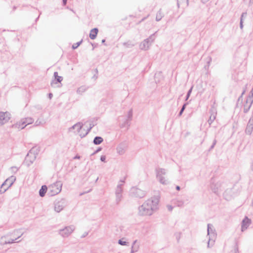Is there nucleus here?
Masks as SVG:
<instances>
[{"instance_id": "nucleus-47", "label": "nucleus", "mask_w": 253, "mask_h": 253, "mask_svg": "<svg viewBox=\"0 0 253 253\" xmlns=\"http://www.w3.org/2000/svg\"><path fill=\"white\" fill-rule=\"evenodd\" d=\"M253 3V0H250V3H249V4H250V5H252Z\"/></svg>"}, {"instance_id": "nucleus-31", "label": "nucleus", "mask_w": 253, "mask_h": 253, "mask_svg": "<svg viewBox=\"0 0 253 253\" xmlns=\"http://www.w3.org/2000/svg\"><path fill=\"white\" fill-rule=\"evenodd\" d=\"M132 116V111L131 110H130L127 114V120H131Z\"/></svg>"}, {"instance_id": "nucleus-24", "label": "nucleus", "mask_w": 253, "mask_h": 253, "mask_svg": "<svg viewBox=\"0 0 253 253\" xmlns=\"http://www.w3.org/2000/svg\"><path fill=\"white\" fill-rule=\"evenodd\" d=\"M103 141V139L100 136H96L93 140V143L95 145H99Z\"/></svg>"}, {"instance_id": "nucleus-20", "label": "nucleus", "mask_w": 253, "mask_h": 253, "mask_svg": "<svg viewBox=\"0 0 253 253\" xmlns=\"http://www.w3.org/2000/svg\"><path fill=\"white\" fill-rule=\"evenodd\" d=\"M98 32V30L96 28L91 29L90 30V33H89L90 38L92 40L95 39L96 37Z\"/></svg>"}, {"instance_id": "nucleus-42", "label": "nucleus", "mask_w": 253, "mask_h": 253, "mask_svg": "<svg viewBox=\"0 0 253 253\" xmlns=\"http://www.w3.org/2000/svg\"><path fill=\"white\" fill-rule=\"evenodd\" d=\"M216 143V140H214L213 141L212 145H211V149H212L214 147V146L215 145Z\"/></svg>"}, {"instance_id": "nucleus-18", "label": "nucleus", "mask_w": 253, "mask_h": 253, "mask_svg": "<svg viewBox=\"0 0 253 253\" xmlns=\"http://www.w3.org/2000/svg\"><path fill=\"white\" fill-rule=\"evenodd\" d=\"M82 125L81 123H78L73 126L69 128V131H71L72 129H75L77 132H79L82 129Z\"/></svg>"}, {"instance_id": "nucleus-50", "label": "nucleus", "mask_w": 253, "mask_h": 253, "mask_svg": "<svg viewBox=\"0 0 253 253\" xmlns=\"http://www.w3.org/2000/svg\"><path fill=\"white\" fill-rule=\"evenodd\" d=\"M121 127H125V124H124V125H122Z\"/></svg>"}, {"instance_id": "nucleus-38", "label": "nucleus", "mask_w": 253, "mask_h": 253, "mask_svg": "<svg viewBox=\"0 0 253 253\" xmlns=\"http://www.w3.org/2000/svg\"><path fill=\"white\" fill-rule=\"evenodd\" d=\"M100 160L102 162H105V160H106V157H105V156H104V155L101 156V157H100Z\"/></svg>"}, {"instance_id": "nucleus-34", "label": "nucleus", "mask_w": 253, "mask_h": 253, "mask_svg": "<svg viewBox=\"0 0 253 253\" xmlns=\"http://www.w3.org/2000/svg\"><path fill=\"white\" fill-rule=\"evenodd\" d=\"M187 104V103H185V104H184L183 105V106H182V108L181 109V110H180V112H179V116H181V115H182V114L183 112L184 111V109H185V107H186V106Z\"/></svg>"}, {"instance_id": "nucleus-19", "label": "nucleus", "mask_w": 253, "mask_h": 253, "mask_svg": "<svg viewBox=\"0 0 253 253\" xmlns=\"http://www.w3.org/2000/svg\"><path fill=\"white\" fill-rule=\"evenodd\" d=\"M142 215H150L152 213V209H146L144 207L140 210Z\"/></svg>"}, {"instance_id": "nucleus-40", "label": "nucleus", "mask_w": 253, "mask_h": 253, "mask_svg": "<svg viewBox=\"0 0 253 253\" xmlns=\"http://www.w3.org/2000/svg\"><path fill=\"white\" fill-rule=\"evenodd\" d=\"M101 149H102V148H100H100H98V149H97V150H96V151H95V152L92 154V155H94V154H95V153H97L99 152L100 151H101Z\"/></svg>"}, {"instance_id": "nucleus-22", "label": "nucleus", "mask_w": 253, "mask_h": 253, "mask_svg": "<svg viewBox=\"0 0 253 253\" xmlns=\"http://www.w3.org/2000/svg\"><path fill=\"white\" fill-rule=\"evenodd\" d=\"M47 188L46 185H42L39 191L40 196L42 197H43L45 195V194L47 191Z\"/></svg>"}, {"instance_id": "nucleus-8", "label": "nucleus", "mask_w": 253, "mask_h": 253, "mask_svg": "<svg viewBox=\"0 0 253 253\" xmlns=\"http://www.w3.org/2000/svg\"><path fill=\"white\" fill-rule=\"evenodd\" d=\"M123 184H118L115 191L116 200L120 202L122 198Z\"/></svg>"}, {"instance_id": "nucleus-39", "label": "nucleus", "mask_w": 253, "mask_h": 253, "mask_svg": "<svg viewBox=\"0 0 253 253\" xmlns=\"http://www.w3.org/2000/svg\"><path fill=\"white\" fill-rule=\"evenodd\" d=\"M125 179H126V178H124V179L120 180L119 184H123V185L124 183L125 182Z\"/></svg>"}, {"instance_id": "nucleus-12", "label": "nucleus", "mask_w": 253, "mask_h": 253, "mask_svg": "<svg viewBox=\"0 0 253 253\" xmlns=\"http://www.w3.org/2000/svg\"><path fill=\"white\" fill-rule=\"evenodd\" d=\"M15 180L16 177L12 175L5 180L3 183V186H6L9 188L12 186Z\"/></svg>"}, {"instance_id": "nucleus-36", "label": "nucleus", "mask_w": 253, "mask_h": 253, "mask_svg": "<svg viewBox=\"0 0 253 253\" xmlns=\"http://www.w3.org/2000/svg\"><path fill=\"white\" fill-rule=\"evenodd\" d=\"M57 204H66V200L64 199H61L60 201H59Z\"/></svg>"}, {"instance_id": "nucleus-33", "label": "nucleus", "mask_w": 253, "mask_h": 253, "mask_svg": "<svg viewBox=\"0 0 253 253\" xmlns=\"http://www.w3.org/2000/svg\"><path fill=\"white\" fill-rule=\"evenodd\" d=\"M81 42H82V41H80V42H77V43H74V44H73V45H72V48H73V49H76V48H77V47H78L80 45V44L81 43Z\"/></svg>"}, {"instance_id": "nucleus-5", "label": "nucleus", "mask_w": 253, "mask_h": 253, "mask_svg": "<svg viewBox=\"0 0 253 253\" xmlns=\"http://www.w3.org/2000/svg\"><path fill=\"white\" fill-rule=\"evenodd\" d=\"M237 195V189L235 187L227 188L223 193V197L227 201L232 200Z\"/></svg>"}, {"instance_id": "nucleus-15", "label": "nucleus", "mask_w": 253, "mask_h": 253, "mask_svg": "<svg viewBox=\"0 0 253 253\" xmlns=\"http://www.w3.org/2000/svg\"><path fill=\"white\" fill-rule=\"evenodd\" d=\"M150 45L151 43L149 42V39H145L140 44L139 46L141 49L147 50L149 49Z\"/></svg>"}, {"instance_id": "nucleus-17", "label": "nucleus", "mask_w": 253, "mask_h": 253, "mask_svg": "<svg viewBox=\"0 0 253 253\" xmlns=\"http://www.w3.org/2000/svg\"><path fill=\"white\" fill-rule=\"evenodd\" d=\"M251 223V220L248 218H245L242 222V230L244 231L246 229L247 227L250 225Z\"/></svg>"}, {"instance_id": "nucleus-45", "label": "nucleus", "mask_w": 253, "mask_h": 253, "mask_svg": "<svg viewBox=\"0 0 253 253\" xmlns=\"http://www.w3.org/2000/svg\"><path fill=\"white\" fill-rule=\"evenodd\" d=\"M52 96H53V94L51 93H49L48 97L50 99L52 98Z\"/></svg>"}, {"instance_id": "nucleus-26", "label": "nucleus", "mask_w": 253, "mask_h": 253, "mask_svg": "<svg viewBox=\"0 0 253 253\" xmlns=\"http://www.w3.org/2000/svg\"><path fill=\"white\" fill-rule=\"evenodd\" d=\"M72 231L73 230L71 229V228H66L62 230L61 234L62 236H66L69 234L71 233Z\"/></svg>"}, {"instance_id": "nucleus-6", "label": "nucleus", "mask_w": 253, "mask_h": 253, "mask_svg": "<svg viewBox=\"0 0 253 253\" xmlns=\"http://www.w3.org/2000/svg\"><path fill=\"white\" fill-rule=\"evenodd\" d=\"M225 185V184L224 183L218 181L212 183L211 185V189L213 193L216 195H219L224 188Z\"/></svg>"}, {"instance_id": "nucleus-37", "label": "nucleus", "mask_w": 253, "mask_h": 253, "mask_svg": "<svg viewBox=\"0 0 253 253\" xmlns=\"http://www.w3.org/2000/svg\"><path fill=\"white\" fill-rule=\"evenodd\" d=\"M91 127H90L89 129H88L87 131V132H85V134H82V133H80V136L82 138H83V137H84V136H85V135L88 133V132L90 131V130L91 129Z\"/></svg>"}, {"instance_id": "nucleus-23", "label": "nucleus", "mask_w": 253, "mask_h": 253, "mask_svg": "<svg viewBox=\"0 0 253 253\" xmlns=\"http://www.w3.org/2000/svg\"><path fill=\"white\" fill-rule=\"evenodd\" d=\"M87 89V87L85 85H82L79 87L77 90V93L79 94H82L84 93Z\"/></svg>"}, {"instance_id": "nucleus-29", "label": "nucleus", "mask_w": 253, "mask_h": 253, "mask_svg": "<svg viewBox=\"0 0 253 253\" xmlns=\"http://www.w3.org/2000/svg\"><path fill=\"white\" fill-rule=\"evenodd\" d=\"M154 35L155 34H152L150 36H149V37L148 38H147V39H149V43H151V44L155 40V37H154Z\"/></svg>"}, {"instance_id": "nucleus-13", "label": "nucleus", "mask_w": 253, "mask_h": 253, "mask_svg": "<svg viewBox=\"0 0 253 253\" xmlns=\"http://www.w3.org/2000/svg\"><path fill=\"white\" fill-rule=\"evenodd\" d=\"M54 77L55 79L51 82L50 84L52 87H56L55 84L58 83H60L63 80V78L61 76H59L57 72L54 73Z\"/></svg>"}, {"instance_id": "nucleus-25", "label": "nucleus", "mask_w": 253, "mask_h": 253, "mask_svg": "<svg viewBox=\"0 0 253 253\" xmlns=\"http://www.w3.org/2000/svg\"><path fill=\"white\" fill-rule=\"evenodd\" d=\"M177 4L178 7H179L180 4H185L187 6L189 4V0H177Z\"/></svg>"}, {"instance_id": "nucleus-9", "label": "nucleus", "mask_w": 253, "mask_h": 253, "mask_svg": "<svg viewBox=\"0 0 253 253\" xmlns=\"http://www.w3.org/2000/svg\"><path fill=\"white\" fill-rule=\"evenodd\" d=\"M10 119V114L7 112H0V125L7 122Z\"/></svg>"}, {"instance_id": "nucleus-49", "label": "nucleus", "mask_w": 253, "mask_h": 253, "mask_svg": "<svg viewBox=\"0 0 253 253\" xmlns=\"http://www.w3.org/2000/svg\"><path fill=\"white\" fill-rule=\"evenodd\" d=\"M105 42V40L103 39L102 40V43H104Z\"/></svg>"}, {"instance_id": "nucleus-21", "label": "nucleus", "mask_w": 253, "mask_h": 253, "mask_svg": "<svg viewBox=\"0 0 253 253\" xmlns=\"http://www.w3.org/2000/svg\"><path fill=\"white\" fill-rule=\"evenodd\" d=\"M211 112H212L211 115V116L208 120V123L210 125H211V123L214 121V120L215 119V118H216V112L215 111V110L214 109H212L211 110Z\"/></svg>"}, {"instance_id": "nucleus-32", "label": "nucleus", "mask_w": 253, "mask_h": 253, "mask_svg": "<svg viewBox=\"0 0 253 253\" xmlns=\"http://www.w3.org/2000/svg\"><path fill=\"white\" fill-rule=\"evenodd\" d=\"M18 168L16 167H12L10 168L11 172L13 173H15L18 170Z\"/></svg>"}, {"instance_id": "nucleus-43", "label": "nucleus", "mask_w": 253, "mask_h": 253, "mask_svg": "<svg viewBox=\"0 0 253 253\" xmlns=\"http://www.w3.org/2000/svg\"><path fill=\"white\" fill-rule=\"evenodd\" d=\"M80 156H79V155H76L74 158V159H80Z\"/></svg>"}, {"instance_id": "nucleus-30", "label": "nucleus", "mask_w": 253, "mask_h": 253, "mask_svg": "<svg viewBox=\"0 0 253 253\" xmlns=\"http://www.w3.org/2000/svg\"><path fill=\"white\" fill-rule=\"evenodd\" d=\"M5 186H3V183L1 185V187L0 188V193H4L8 189V188H7V187H6L5 188H4V187H5Z\"/></svg>"}, {"instance_id": "nucleus-16", "label": "nucleus", "mask_w": 253, "mask_h": 253, "mask_svg": "<svg viewBox=\"0 0 253 253\" xmlns=\"http://www.w3.org/2000/svg\"><path fill=\"white\" fill-rule=\"evenodd\" d=\"M253 102V98L252 97H248L246 103L244 105V112L247 113L250 110L251 106Z\"/></svg>"}, {"instance_id": "nucleus-1", "label": "nucleus", "mask_w": 253, "mask_h": 253, "mask_svg": "<svg viewBox=\"0 0 253 253\" xmlns=\"http://www.w3.org/2000/svg\"><path fill=\"white\" fill-rule=\"evenodd\" d=\"M156 178L163 185H168L169 183V178L167 176V170L163 168L156 169Z\"/></svg>"}, {"instance_id": "nucleus-10", "label": "nucleus", "mask_w": 253, "mask_h": 253, "mask_svg": "<svg viewBox=\"0 0 253 253\" xmlns=\"http://www.w3.org/2000/svg\"><path fill=\"white\" fill-rule=\"evenodd\" d=\"M127 144L125 143H121L119 144L117 147V152L120 155H124L127 149Z\"/></svg>"}, {"instance_id": "nucleus-2", "label": "nucleus", "mask_w": 253, "mask_h": 253, "mask_svg": "<svg viewBox=\"0 0 253 253\" xmlns=\"http://www.w3.org/2000/svg\"><path fill=\"white\" fill-rule=\"evenodd\" d=\"M146 195V192L136 186L132 187L129 191V196L131 197L142 198Z\"/></svg>"}, {"instance_id": "nucleus-14", "label": "nucleus", "mask_w": 253, "mask_h": 253, "mask_svg": "<svg viewBox=\"0 0 253 253\" xmlns=\"http://www.w3.org/2000/svg\"><path fill=\"white\" fill-rule=\"evenodd\" d=\"M253 130V116L250 119L248 124L247 125L246 129V133L249 135H250Z\"/></svg>"}, {"instance_id": "nucleus-11", "label": "nucleus", "mask_w": 253, "mask_h": 253, "mask_svg": "<svg viewBox=\"0 0 253 253\" xmlns=\"http://www.w3.org/2000/svg\"><path fill=\"white\" fill-rule=\"evenodd\" d=\"M34 122V120L31 118H27L21 120L19 123V127L21 129L24 128L27 125L31 124Z\"/></svg>"}, {"instance_id": "nucleus-46", "label": "nucleus", "mask_w": 253, "mask_h": 253, "mask_svg": "<svg viewBox=\"0 0 253 253\" xmlns=\"http://www.w3.org/2000/svg\"><path fill=\"white\" fill-rule=\"evenodd\" d=\"M67 0H63V4L64 5H65L67 3Z\"/></svg>"}, {"instance_id": "nucleus-27", "label": "nucleus", "mask_w": 253, "mask_h": 253, "mask_svg": "<svg viewBox=\"0 0 253 253\" xmlns=\"http://www.w3.org/2000/svg\"><path fill=\"white\" fill-rule=\"evenodd\" d=\"M164 17V14L162 13L161 9L158 11V12L157 13L156 17V20L157 21H160L162 18Z\"/></svg>"}, {"instance_id": "nucleus-48", "label": "nucleus", "mask_w": 253, "mask_h": 253, "mask_svg": "<svg viewBox=\"0 0 253 253\" xmlns=\"http://www.w3.org/2000/svg\"><path fill=\"white\" fill-rule=\"evenodd\" d=\"M176 190H180V187H179V186H176Z\"/></svg>"}, {"instance_id": "nucleus-41", "label": "nucleus", "mask_w": 253, "mask_h": 253, "mask_svg": "<svg viewBox=\"0 0 253 253\" xmlns=\"http://www.w3.org/2000/svg\"><path fill=\"white\" fill-rule=\"evenodd\" d=\"M119 243L121 245H126V242H123L121 240H119Z\"/></svg>"}, {"instance_id": "nucleus-7", "label": "nucleus", "mask_w": 253, "mask_h": 253, "mask_svg": "<svg viewBox=\"0 0 253 253\" xmlns=\"http://www.w3.org/2000/svg\"><path fill=\"white\" fill-rule=\"evenodd\" d=\"M160 196L157 195L148 199L146 201L147 206H157L159 204Z\"/></svg>"}, {"instance_id": "nucleus-28", "label": "nucleus", "mask_w": 253, "mask_h": 253, "mask_svg": "<svg viewBox=\"0 0 253 253\" xmlns=\"http://www.w3.org/2000/svg\"><path fill=\"white\" fill-rule=\"evenodd\" d=\"M247 15V13L246 12H244L242 13V14L241 15V19H240V27L241 29H243V16H244V15L246 16Z\"/></svg>"}, {"instance_id": "nucleus-51", "label": "nucleus", "mask_w": 253, "mask_h": 253, "mask_svg": "<svg viewBox=\"0 0 253 253\" xmlns=\"http://www.w3.org/2000/svg\"><path fill=\"white\" fill-rule=\"evenodd\" d=\"M245 91L244 90V91L243 92V93H242V95L245 93Z\"/></svg>"}, {"instance_id": "nucleus-3", "label": "nucleus", "mask_w": 253, "mask_h": 253, "mask_svg": "<svg viewBox=\"0 0 253 253\" xmlns=\"http://www.w3.org/2000/svg\"><path fill=\"white\" fill-rule=\"evenodd\" d=\"M37 154V153L35 152L34 148L31 149L25 157L24 164L28 167L31 166L35 161Z\"/></svg>"}, {"instance_id": "nucleus-4", "label": "nucleus", "mask_w": 253, "mask_h": 253, "mask_svg": "<svg viewBox=\"0 0 253 253\" xmlns=\"http://www.w3.org/2000/svg\"><path fill=\"white\" fill-rule=\"evenodd\" d=\"M62 183L61 181H56L49 186V190L51 195L58 194L62 189Z\"/></svg>"}, {"instance_id": "nucleus-35", "label": "nucleus", "mask_w": 253, "mask_h": 253, "mask_svg": "<svg viewBox=\"0 0 253 253\" xmlns=\"http://www.w3.org/2000/svg\"><path fill=\"white\" fill-rule=\"evenodd\" d=\"M192 88H193V87H191V88L188 91L187 95H186V100H187L189 98V97L191 94V93L192 92Z\"/></svg>"}, {"instance_id": "nucleus-44", "label": "nucleus", "mask_w": 253, "mask_h": 253, "mask_svg": "<svg viewBox=\"0 0 253 253\" xmlns=\"http://www.w3.org/2000/svg\"><path fill=\"white\" fill-rule=\"evenodd\" d=\"M123 44L125 46H126L127 47H128L129 45H130V44H128L127 42H124L123 43Z\"/></svg>"}]
</instances>
